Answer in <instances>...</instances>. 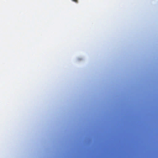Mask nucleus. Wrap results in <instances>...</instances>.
Returning a JSON list of instances; mask_svg holds the SVG:
<instances>
[{"mask_svg": "<svg viewBox=\"0 0 158 158\" xmlns=\"http://www.w3.org/2000/svg\"><path fill=\"white\" fill-rule=\"evenodd\" d=\"M73 1L76 2L77 3L78 2V0H72Z\"/></svg>", "mask_w": 158, "mask_h": 158, "instance_id": "obj_1", "label": "nucleus"}]
</instances>
